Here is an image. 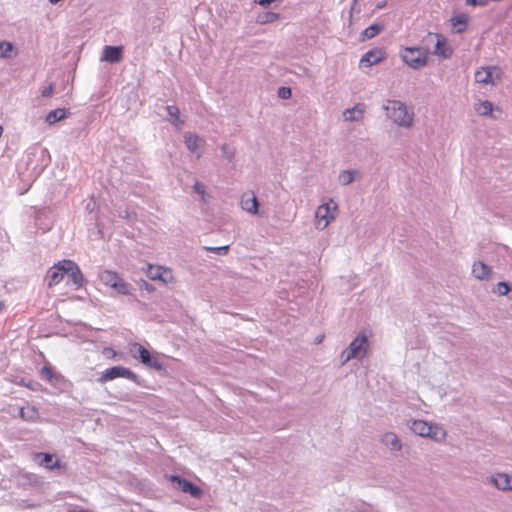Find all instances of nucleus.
Segmentation results:
<instances>
[{"instance_id":"46","label":"nucleus","mask_w":512,"mask_h":512,"mask_svg":"<svg viewBox=\"0 0 512 512\" xmlns=\"http://www.w3.org/2000/svg\"><path fill=\"white\" fill-rule=\"evenodd\" d=\"M20 413H21V416H22L24 419H28V418H29L28 416H26V415H25V409H24V408H22V409L20 410Z\"/></svg>"},{"instance_id":"23","label":"nucleus","mask_w":512,"mask_h":512,"mask_svg":"<svg viewBox=\"0 0 512 512\" xmlns=\"http://www.w3.org/2000/svg\"><path fill=\"white\" fill-rule=\"evenodd\" d=\"M381 442L391 451H399L402 448L400 439L393 432L384 433L381 437Z\"/></svg>"},{"instance_id":"16","label":"nucleus","mask_w":512,"mask_h":512,"mask_svg":"<svg viewBox=\"0 0 512 512\" xmlns=\"http://www.w3.org/2000/svg\"><path fill=\"white\" fill-rule=\"evenodd\" d=\"M241 207L244 211L252 215L259 214V202L253 193H246L242 196Z\"/></svg>"},{"instance_id":"36","label":"nucleus","mask_w":512,"mask_h":512,"mask_svg":"<svg viewBox=\"0 0 512 512\" xmlns=\"http://www.w3.org/2000/svg\"><path fill=\"white\" fill-rule=\"evenodd\" d=\"M45 155H46L45 149H38V148L33 149L31 152H29L27 154V166L29 167L35 158H38V157L43 158Z\"/></svg>"},{"instance_id":"37","label":"nucleus","mask_w":512,"mask_h":512,"mask_svg":"<svg viewBox=\"0 0 512 512\" xmlns=\"http://www.w3.org/2000/svg\"><path fill=\"white\" fill-rule=\"evenodd\" d=\"M510 291V287L506 282H499L495 289V292L501 296L507 295Z\"/></svg>"},{"instance_id":"14","label":"nucleus","mask_w":512,"mask_h":512,"mask_svg":"<svg viewBox=\"0 0 512 512\" xmlns=\"http://www.w3.org/2000/svg\"><path fill=\"white\" fill-rule=\"evenodd\" d=\"M63 265L66 266V274H69L72 282L77 287H81L84 282V277L78 265L71 260H63Z\"/></svg>"},{"instance_id":"11","label":"nucleus","mask_w":512,"mask_h":512,"mask_svg":"<svg viewBox=\"0 0 512 512\" xmlns=\"http://www.w3.org/2000/svg\"><path fill=\"white\" fill-rule=\"evenodd\" d=\"M436 43L434 47V55L441 57L443 59L450 58L453 53V49L448 44L446 38L441 34H435Z\"/></svg>"},{"instance_id":"27","label":"nucleus","mask_w":512,"mask_h":512,"mask_svg":"<svg viewBox=\"0 0 512 512\" xmlns=\"http://www.w3.org/2000/svg\"><path fill=\"white\" fill-rule=\"evenodd\" d=\"M475 111L481 116H491L493 112V104L488 100H480L474 105Z\"/></svg>"},{"instance_id":"28","label":"nucleus","mask_w":512,"mask_h":512,"mask_svg":"<svg viewBox=\"0 0 512 512\" xmlns=\"http://www.w3.org/2000/svg\"><path fill=\"white\" fill-rule=\"evenodd\" d=\"M119 277L120 276L116 272L110 270H104L99 274L100 281L110 288L115 285V282Z\"/></svg>"},{"instance_id":"13","label":"nucleus","mask_w":512,"mask_h":512,"mask_svg":"<svg viewBox=\"0 0 512 512\" xmlns=\"http://www.w3.org/2000/svg\"><path fill=\"white\" fill-rule=\"evenodd\" d=\"M366 107L363 103H357L351 108H347L343 111V119L346 122H358L364 117Z\"/></svg>"},{"instance_id":"39","label":"nucleus","mask_w":512,"mask_h":512,"mask_svg":"<svg viewBox=\"0 0 512 512\" xmlns=\"http://www.w3.org/2000/svg\"><path fill=\"white\" fill-rule=\"evenodd\" d=\"M41 373L49 381H53V379H56V376L53 374L52 370L49 367H47V366H44L42 368Z\"/></svg>"},{"instance_id":"30","label":"nucleus","mask_w":512,"mask_h":512,"mask_svg":"<svg viewBox=\"0 0 512 512\" xmlns=\"http://www.w3.org/2000/svg\"><path fill=\"white\" fill-rule=\"evenodd\" d=\"M281 18L279 13L275 12H263L257 15L256 17V23L257 24H268L273 23Z\"/></svg>"},{"instance_id":"40","label":"nucleus","mask_w":512,"mask_h":512,"mask_svg":"<svg viewBox=\"0 0 512 512\" xmlns=\"http://www.w3.org/2000/svg\"><path fill=\"white\" fill-rule=\"evenodd\" d=\"M45 165H46V163H43V164H41V165H34V166L31 168V174H30V177H36V176H38V175L42 172V170H43V168H44V166H45Z\"/></svg>"},{"instance_id":"12","label":"nucleus","mask_w":512,"mask_h":512,"mask_svg":"<svg viewBox=\"0 0 512 512\" xmlns=\"http://www.w3.org/2000/svg\"><path fill=\"white\" fill-rule=\"evenodd\" d=\"M488 483L499 490H512V476L506 473H496L487 479Z\"/></svg>"},{"instance_id":"2","label":"nucleus","mask_w":512,"mask_h":512,"mask_svg":"<svg viewBox=\"0 0 512 512\" xmlns=\"http://www.w3.org/2000/svg\"><path fill=\"white\" fill-rule=\"evenodd\" d=\"M129 351L133 358L138 359L146 367L156 371H162L164 369V364L160 359L159 353L150 352L143 345L136 342L130 345Z\"/></svg>"},{"instance_id":"4","label":"nucleus","mask_w":512,"mask_h":512,"mask_svg":"<svg viewBox=\"0 0 512 512\" xmlns=\"http://www.w3.org/2000/svg\"><path fill=\"white\" fill-rule=\"evenodd\" d=\"M369 343L368 337L365 333L358 334L354 340L350 343L347 349H345L341 358L343 364L347 363L351 359H363L368 351Z\"/></svg>"},{"instance_id":"7","label":"nucleus","mask_w":512,"mask_h":512,"mask_svg":"<svg viewBox=\"0 0 512 512\" xmlns=\"http://www.w3.org/2000/svg\"><path fill=\"white\" fill-rule=\"evenodd\" d=\"M502 78V70L497 66L480 67L475 72V81L480 84L495 85Z\"/></svg>"},{"instance_id":"29","label":"nucleus","mask_w":512,"mask_h":512,"mask_svg":"<svg viewBox=\"0 0 512 512\" xmlns=\"http://www.w3.org/2000/svg\"><path fill=\"white\" fill-rule=\"evenodd\" d=\"M357 176H359L357 170H344L339 173L338 180L341 185L347 186L352 183Z\"/></svg>"},{"instance_id":"26","label":"nucleus","mask_w":512,"mask_h":512,"mask_svg":"<svg viewBox=\"0 0 512 512\" xmlns=\"http://www.w3.org/2000/svg\"><path fill=\"white\" fill-rule=\"evenodd\" d=\"M67 114H68V111L66 109L58 108V109L50 111L47 114V116L45 118V121L49 125H52V124H55L56 122H58L60 120L65 119L67 117Z\"/></svg>"},{"instance_id":"18","label":"nucleus","mask_w":512,"mask_h":512,"mask_svg":"<svg viewBox=\"0 0 512 512\" xmlns=\"http://www.w3.org/2000/svg\"><path fill=\"white\" fill-rule=\"evenodd\" d=\"M34 459L40 466H43L49 470H54L61 467L60 462L49 453H37L35 454Z\"/></svg>"},{"instance_id":"6","label":"nucleus","mask_w":512,"mask_h":512,"mask_svg":"<svg viewBox=\"0 0 512 512\" xmlns=\"http://www.w3.org/2000/svg\"><path fill=\"white\" fill-rule=\"evenodd\" d=\"M401 59L413 69H420L427 64L428 52L419 47H406L400 53Z\"/></svg>"},{"instance_id":"41","label":"nucleus","mask_w":512,"mask_h":512,"mask_svg":"<svg viewBox=\"0 0 512 512\" xmlns=\"http://www.w3.org/2000/svg\"><path fill=\"white\" fill-rule=\"evenodd\" d=\"M54 92V85L53 84H49L48 86L44 87L42 90H41V95L43 97H50Z\"/></svg>"},{"instance_id":"24","label":"nucleus","mask_w":512,"mask_h":512,"mask_svg":"<svg viewBox=\"0 0 512 512\" xmlns=\"http://www.w3.org/2000/svg\"><path fill=\"white\" fill-rule=\"evenodd\" d=\"M35 224L39 230H41L43 233L50 230L52 227L53 221L52 218L49 216V213L47 211H40L37 213L35 218Z\"/></svg>"},{"instance_id":"21","label":"nucleus","mask_w":512,"mask_h":512,"mask_svg":"<svg viewBox=\"0 0 512 512\" xmlns=\"http://www.w3.org/2000/svg\"><path fill=\"white\" fill-rule=\"evenodd\" d=\"M468 21H469V16L465 13H459L457 15H454L450 19V23L454 29V32L458 33V34L463 33L466 30Z\"/></svg>"},{"instance_id":"34","label":"nucleus","mask_w":512,"mask_h":512,"mask_svg":"<svg viewBox=\"0 0 512 512\" xmlns=\"http://www.w3.org/2000/svg\"><path fill=\"white\" fill-rule=\"evenodd\" d=\"M193 189H194L195 193H197L199 195L201 201H203L205 203L208 201L209 195L206 192L205 184H203L202 182L196 181L194 183Z\"/></svg>"},{"instance_id":"22","label":"nucleus","mask_w":512,"mask_h":512,"mask_svg":"<svg viewBox=\"0 0 512 512\" xmlns=\"http://www.w3.org/2000/svg\"><path fill=\"white\" fill-rule=\"evenodd\" d=\"M491 272V267L482 261H476L472 266V273L479 280L488 279L491 275Z\"/></svg>"},{"instance_id":"44","label":"nucleus","mask_w":512,"mask_h":512,"mask_svg":"<svg viewBox=\"0 0 512 512\" xmlns=\"http://www.w3.org/2000/svg\"><path fill=\"white\" fill-rule=\"evenodd\" d=\"M274 1L275 0H254V3L266 8Z\"/></svg>"},{"instance_id":"1","label":"nucleus","mask_w":512,"mask_h":512,"mask_svg":"<svg viewBox=\"0 0 512 512\" xmlns=\"http://www.w3.org/2000/svg\"><path fill=\"white\" fill-rule=\"evenodd\" d=\"M383 110L386 112V116L396 126L404 129H410L414 123V111L409 109L407 105L394 99H386L382 104Z\"/></svg>"},{"instance_id":"25","label":"nucleus","mask_w":512,"mask_h":512,"mask_svg":"<svg viewBox=\"0 0 512 512\" xmlns=\"http://www.w3.org/2000/svg\"><path fill=\"white\" fill-rule=\"evenodd\" d=\"M168 114V121L174 125L178 130L182 128L184 121L180 119V112L177 106L168 105L166 107Z\"/></svg>"},{"instance_id":"20","label":"nucleus","mask_w":512,"mask_h":512,"mask_svg":"<svg viewBox=\"0 0 512 512\" xmlns=\"http://www.w3.org/2000/svg\"><path fill=\"white\" fill-rule=\"evenodd\" d=\"M122 58V47L120 46H105L101 61H108L110 63H117Z\"/></svg>"},{"instance_id":"32","label":"nucleus","mask_w":512,"mask_h":512,"mask_svg":"<svg viewBox=\"0 0 512 512\" xmlns=\"http://www.w3.org/2000/svg\"><path fill=\"white\" fill-rule=\"evenodd\" d=\"M112 289H114L118 294L121 295H129L131 294V285L125 282L121 277L118 278V280L115 282V285L112 286Z\"/></svg>"},{"instance_id":"33","label":"nucleus","mask_w":512,"mask_h":512,"mask_svg":"<svg viewBox=\"0 0 512 512\" xmlns=\"http://www.w3.org/2000/svg\"><path fill=\"white\" fill-rule=\"evenodd\" d=\"M383 27L378 24H372L362 32V39H372L382 31Z\"/></svg>"},{"instance_id":"47","label":"nucleus","mask_w":512,"mask_h":512,"mask_svg":"<svg viewBox=\"0 0 512 512\" xmlns=\"http://www.w3.org/2000/svg\"><path fill=\"white\" fill-rule=\"evenodd\" d=\"M4 308V304L0 301V311H2Z\"/></svg>"},{"instance_id":"15","label":"nucleus","mask_w":512,"mask_h":512,"mask_svg":"<svg viewBox=\"0 0 512 512\" xmlns=\"http://www.w3.org/2000/svg\"><path fill=\"white\" fill-rule=\"evenodd\" d=\"M384 59V53L381 50L374 49L367 51L360 59L362 67H371Z\"/></svg>"},{"instance_id":"42","label":"nucleus","mask_w":512,"mask_h":512,"mask_svg":"<svg viewBox=\"0 0 512 512\" xmlns=\"http://www.w3.org/2000/svg\"><path fill=\"white\" fill-rule=\"evenodd\" d=\"M489 0H466V4L470 6H486Z\"/></svg>"},{"instance_id":"38","label":"nucleus","mask_w":512,"mask_h":512,"mask_svg":"<svg viewBox=\"0 0 512 512\" xmlns=\"http://www.w3.org/2000/svg\"><path fill=\"white\" fill-rule=\"evenodd\" d=\"M228 246H219V247H208V246H205L203 247V249L207 250V251H210V252H214V253H217L219 255H224L227 253L228 251Z\"/></svg>"},{"instance_id":"48","label":"nucleus","mask_w":512,"mask_h":512,"mask_svg":"<svg viewBox=\"0 0 512 512\" xmlns=\"http://www.w3.org/2000/svg\"><path fill=\"white\" fill-rule=\"evenodd\" d=\"M78 512H89V511H87V510H80V511H78Z\"/></svg>"},{"instance_id":"35","label":"nucleus","mask_w":512,"mask_h":512,"mask_svg":"<svg viewBox=\"0 0 512 512\" xmlns=\"http://www.w3.org/2000/svg\"><path fill=\"white\" fill-rule=\"evenodd\" d=\"M221 155L223 158L231 162L235 157V149L228 144H223L221 146Z\"/></svg>"},{"instance_id":"45","label":"nucleus","mask_w":512,"mask_h":512,"mask_svg":"<svg viewBox=\"0 0 512 512\" xmlns=\"http://www.w3.org/2000/svg\"><path fill=\"white\" fill-rule=\"evenodd\" d=\"M119 216L123 217V218H126L128 220H131L135 216V213L134 212H129L128 210H125L124 214L122 212H120Z\"/></svg>"},{"instance_id":"5","label":"nucleus","mask_w":512,"mask_h":512,"mask_svg":"<svg viewBox=\"0 0 512 512\" xmlns=\"http://www.w3.org/2000/svg\"><path fill=\"white\" fill-rule=\"evenodd\" d=\"M337 208L333 200L318 206L315 212V228L324 230L335 219Z\"/></svg>"},{"instance_id":"17","label":"nucleus","mask_w":512,"mask_h":512,"mask_svg":"<svg viewBox=\"0 0 512 512\" xmlns=\"http://www.w3.org/2000/svg\"><path fill=\"white\" fill-rule=\"evenodd\" d=\"M172 481H177L181 491L190 494L192 497L197 498L202 493L201 489L198 486H196L195 484L186 479L180 478L179 476H172Z\"/></svg>"},{"instance_id":"3","label":"nucleus","mask_w":512,"mask_h":512,"mask_svg":"<svg viewBox=\"0 0 512 512\" xmlns=\"http://www.w3.org/2000/svg\"><path fill=\"white\" fill-rule=\"evenodd\" d=\"M410 429L421 437H428L434 441L441 442L446 438V431L440 425H433L423 420H413Z\"/></svg>"},{"instance_id":"19","label":"nucleus","mask_w":512,"mask_h":512,"mask_svg":"<svg viewBox=\"0 0 512 512\" xmlns=\"http://www.w3.org/2000/svg\"><path fill=\"white\" fill-rule=\"evenodd\" d=\"M147 276L151 280H161L164 283H167L169 278H171V273L163 267L149 265L147 268Z\"/></svg>"},{"instance_id":"31","label":"nucleus","mask_w":512,"mask_h":512,"mask_svg":"<svg viewBox=\"0 0 512 512\" xmlns=\"http://www.w3.org/2000/svg\"><path fill=\"white\" fill-rule=\"evenodd\" d=\"M16 55L14 45L8 41L0 42V58H12Z\"/></svg>"},{"instance_id":"8","label":"nucleus","mask_w":512,"mask_h":512,"mask_svg":"<svg viewBox=\"0 0 512 512\" xmlns=\"http://www.w3.org/2000/svg\"><path fill=\"white\" fill-rule=\"evenodd\" d=\"M116 378H127L132 381H135L137 378V375L133 371H131L130 369H128L126 367L114 366V367L104 370L101 373L98 381L100 383H106V382L112 381Z\"/></svg>"},{"instance_id":"43","label":"nucleus","mask_w":512,"mask_h":512,"mask_svg":"<svg viewBox=\"0 0 512 512\" xmlns=\"http://www.w3.org/2000/svg\"><path fill=\"white\" fill-rule=\"evenodd\" d=\"M279 96L283 99H287L291 96V89L287 87H281L279 89Z\"/></svg>"},{"instance_id":"10","label":"nucleus","mask_w":512,"mask_h":512,"mask_svg":"<svg viewBox=\"0 0 512 512\" xmlns=\"http://www.w3.org/2000/svg\"><path fill=\"white\" fill-rule=\"evenodd\" d=\"M66 274V266L63 265V260L52 266L46 274V280L49 287L58 284Z\"/></svg>"},{"instance_id":"9","label":"nucleus","mask_w":512,"mask_h":512,"mask_svg":"<svg viewBox=\"0 0 512 512\" xmlns=\"http://www.w3.org/2000/svg\"><path fill=\"white\" fill-rule=\"evenodd\" d=\"M186 148L194 153L197 158L201 157V148L205 144L204 138L192 132H185L183 135Z\"/></svg>"}]
</instances>
